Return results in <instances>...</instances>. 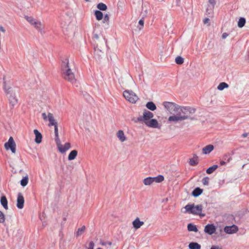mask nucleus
Segmentation results:
<instances>
[{
  "instance_id": "nucleus-1",
  "label": "nucleus",
  "mask_w": 249,
  "mask_h": 249,
  "mask_svg": "<svg viewBox=\"0 0 249 249\" xmlns=\"http://www.w3.org/2000/svg\"><path fill=\"white\" fill-rule=\"evenodd\" d=\"M61 75L62 77L68 82L73 84L76 82L74 74L72 71L69 66V60L66 59V61H63L61 66Z\"/></svg>"
},
{
  "instance_id": "nucleus-2",
  "label": "nucleus",
  "mask_w": 249,
  "mask_h": 249,
  "mask_svg": "<svg viewBox=\"0 0 249 249\" xmlns=\"http://www.w3.org/2000/svg\"><path fill=\"white\" fill-rule=\"evenodd\" d=\"M196 111V109L194 107H180L178 111V113H179V115L181 117L184 118V120L187 119H190L191 120H196V117L192 116Z\"/></svg>"
},
{
  "instance_id": "nucleus-3",
  "label": "nucleus",
  "mask_w": 249,
  "mask_h": 249,
  "mask_svg": "<svg viewBox=\"0 0 249 249\" xmlns=\"http://www.w3.org/2000/svg\"><path fill=\"white\" fill-rule=\"evenodd\" d=\"M184 208L185 209V213L195 215H198L201 217L205 216V214H202L201 213L203 206L201 204L195 206L194 204H188L185 206Z\"/></svg>"
},
{
  "instance_id": "nucleus-4",
  "label": "nucleus",
  "mask_w": 249,
  "mask_h": 249,
  "mask_svg": "<svg viewBox=\"0 0 249 249\" xmlns=\"http://www.w3.org/2000/svg\"><path fill=\"white\" fill-rule=\"evenodd\" d=\"M163 104L164 107L172 114H175L178 112L180 107L174 103L170 102H164Z\"/></svg>"
},
{
  "instance_id": "nucleus-5",
  "label": "nucleus",
  "mask_w": 249,
  "mask_h": 249,
  "mask_svg": "<svg viewBox=\"0 0 249 249\" xmlns=\"http://www.w3.org/2000/svg\"><path fill=\"white\" fill-rule=\"evenodd\" d=\"M123 95L126 100L132 103H135L138 99L136 94L131 90H125Z\"/></svg>"
},
{
  "instance_id": "nucleus-6",
  "label": "nucleus",
  "mask_w": 249,
  "mask_h": 249,
  "mask_svg": "<svg viewBox=\"0 0 249 249\" xmlns=\"http://www.w3.org/2000/svg\"><path fill=\"white\" fill-rule=\"evenodd\" d=\"M154 117V114L150 111L144 110L143 115L137 118V121L139 122H143L145 124V122H147Z\"/></svg>"
},
{
  "instance_id": "nucleus-7",
  "label": "nucleus",
  "mask_w": 249,
  "mask_h": 249,
  "mask_svg": "<svg viewBox=\"0 0 249 249\" xmlns=\"http://www.w3.org/2000/svg\"><path fill=\"white\" fill-rule=\"evenodd\" d=\"M16 143L12 137H10L8 141L4 144L5 149L6 150L10 149L13 153L16 152Z\"/></svg>"
},
{
  "instance_id": "nucleus-8",
  "label": "nucleus",
  "mask_w": 249,
  "mask_h": 249,
  "mask_svg": "<svg viewBox=\"0 0 249 249\" xmlns=\"http://www.w3.org/2000/svg\"><path fill=\"white\" fill-rule=\"evenodd\" d=\"M56 145L58 147L59 151L62 153H65L66 151L71 148V144L69 142L66 143L64 145L61 144L60 140L59 142H56Z\"/></svg>"
},
{
  "instance_id": "nucleus-9",
  "label": "nucleus",
  "mask_w": 249,
  "mask_h": 249,
  "mask_svg": "<svg viewBox=\"0 0 249 249\" xmlns=\"http://www.w3.org/2000/svg\"><path fill=\"white\" fill-rule=\"evenodd\" d=\"M147 126L151 128H160L161 125L159 124L158 121L155 119L152 118L145 124Z\"/></svg>"
},
{
  "instance_id": "nucleus-10",
  "label": "nucleus",
  "mask_w": 249,
  "mask_h": 249,
  "mask_svg": "<svg viewBox=\"0 0 249 249\" xmlns=\"http://www.w3.org/2000/svg\"><path fill=\"white\" fill-rule=\"evenodd\" d=\"M238 231V227L235 225L225 226L224 228V231L227 234H233L236 233Z\"/></svg>"
},
{
  "instance_id": "nucleus-11",
  "label": "nucleus",
  "mask_w": 249,
  "mask_h": 249,
  "mask_svg": "<svg viewBox=\"0 0 249 249\" xmlns=\"http://www.w3.org/2000/svg\"><path fill=\"white\" fill-rule=\"evenodd\" d=\"M175 114L176 115L174 114V115L170 116L168 118V121L170 122H178L184 120V118L181 117V116L179 115V113H178V112H176Z\"/></svg>"
},
{
  "instance_id": "nucleus-12",
  "label": "nucleus",
  "mask_w": 249,
  "mask_h": 249,
  "mask_svg": "<svg viewBox=\"0 0 249 249\" xmlns=\"http://www.w3.org/2000/svg\"><path fill=\"white\" fill-rule=\"evenodd\" d=\"M24 198L21 193H18L17 197V207L19 209H21L24 207Z\"/></svg>"
},
{
  "instance_id": "nucleus-13",
  "label": "nucleus",
  "mask_w": 249,
  "mask_h": 249,
  "mask_svg": "<svg viewBox=\"0 0 249 249\" xmlns=\"http://www.w3.org/2000/svg\"><path fill=\"white\" fill-rule=\"evenodd\" d=\"M216 231V227L213 224H209L205 226L204 228L205 232L212 235Z\"/></svg>"
},
{
  "instance_id": "nucleus-14",
  "label": "nucleus",
  "mask_w": 249,
  "mask_h": 249,
  "mask_svg": "<svg viewBox=\"0 0 249 249\" xmlns=\"http://www.w3.org/2000/svg\"><path fill=\"white\" fill-rule=\"evenodd\" d=\"M34 133L35 135V142L38 144L41 143L42 138V134L37 129H34Z\"/></svg>"
},
{
  "instance_id": "nucleus-15",
  "label": "nucleus",
  "mask_w": 249,
  "mask_h": 249,
  "mask_svg": "<svg viewBox=\"0 0 249 249\" xmlns=\"http://www.w3.org/2000/svg\"><path fill=\"white\" fill-rule=\"evenodd\" d=\"M143 224L144 222L140 221L139 217H137L132 222L133 226L135 229H139Z\"/></svg>"
},
{
  "instance_id": "nucleus-16",
  "label": "nucleus",
  "mask_w": 249,
  "mask_h": 249,
  "mask_svg": "<svg viewBox=\"0 0 249 249\" xmlns=\"http://www.w3.org/2000/svg\"><path fill=\"white\" fill-rule=\"evenodd\" d=\"M213 148L214 147L213 145H208L203 148L202 152L204 154H208L213 150Z\"/></svg>"
},
{
  "instance_id": "nucleus-17",
  "label": "nucleus",
  "mask_w": 249,
  "mask_h": 249,
  "mask_svg": "<svg viewBox=\"0 0 249 249\" xmlns=\"http://www.w3.org/2000/svg\"><path fill=\"white\" fill-rule=\"evenodd\" d=\"M203 193V189L199 187H196L192 192V195L195 197H198Z\"/></svg>"
},
{
  "instance_id": "nucleus-18",
  "label": "nucleus",
  "mask_w": 249,
  "mask_h": 249,
  "mask_svg": "<svg viewBox=\"0 0 249 249\" xmlns=\"http://www.w3.org/2000/svg\"><path fill=\"white\" fill-rule=\"evenodd\" d=\"M0 204L3 206V207L5 209L7 210L8 208V201L6 197L5 196H2L0 197Z\"/></svg>"
},
{
  "instance_id": "nucleus-19",
  "label": "nucleus",
  "mask_w": 249,
  "mask_h": 249,
  "mask_svg": "<svg viewBox=\"0 0 249 249\" xmlns=\"http://www.w3.org/2000/svg\"><path fill=\"white\" fill-rule=\"evenodd\" d=\"M48 119L50 122V124H49L50 126H53V125L54 126V125L57 124L56 122L55 121V120L54 119L53 114H52L51 113H48Z\"/></svg>"
},
{
  "instance_id": "nucleus-20",
  "label": "nucleus",
  "mask_w": 249,
  "mask_h": 249,
  "mask_svg": "<svg viewBox=\"0 0 249 249\" xmlns=\"http://www.w3.org/2000/svg\"><path fill=\"white\" fill-rule=\"evenodd\" d=\"M117 136L121 142H124L126 140V137L124 135V132L122 130H119L117 133Z\"/></svg>"
},
{
  "instance_id": "nucleus-21",
  "label": "nucleus",
  "mask_w": 249,
  "mask_h": 249,
  "mask_svg": "<svg viewBox=\"0 0 249 249\" xmlns=\"http://www.w3.org/2000/svg\"><path fill=\"white\" fill-rule=\"evenodd\" d=\"M3 90L5 93L6 94H10L11 92V88L9 86L6 85L5 77H3Z\"/></svg>"
},
{
  "instance_id": "nucleus-22",
  "label": "nucleus",
  "mask_w": 249,
  "mask_h": 249,
  "mask_svg": "<svg viewBox=\"0 0 249 249\" xmlns=\"http://www.w3.org/2000/svg\"><path fill=\"white\" fill-rule=\"evenodd\" d=\"M145 106L148 109L151 111H154L157 109L156 105L152 101L148 102Z\"/></svg>"
},
{
  "instance_id": "nucleus-23",
  "label": "nucleus",
  "mask_w": 249,
  "mask_h": 249,
  "mask_svg": "<svg viewBox=\"0 0 249 249\" xmlns=\"http://www.w3.org/2000/svg\"><path fill=\"white\" fill-rule=\"evenodd\" d=\"M77 151L76 150H72L68 156V160H72L75 159L77 155Z\"/></svg>"
},
{
  "instance_id": "nucleus-24",
  "label": "nucleus",
  "mask_w": 249,
  "mask_h": 249,
  "mask_svg": "<svg viewBox=\"0 0 249 249\" xmlns=\"http://www.w3.org/2000/svg\"><path fill=\"white\" fill-rule=\"evenodd\" d=\"M189 249H200L201 246L200 244L196 242H191L189 244Z\"/></svg>"
},
{
  "instance_id": "nucleus-25",
  "label": "nucleus",
  "mask_w": 249,
  "mask_h": 249,
  "mask_svg": "<svg viewBox=\"0 0 249 249\" xmlns=\"http://www.w3.org/2000/svg\"><path fill=\"white\" fill-rule=\"evenodd\" d=\"M35 27L39 32L41 34L44 33V31L42 29V25L40 22L36 21V23L34 24Z\"/></svg>"
},
{
  "instance_id": "nucleus-26",
  "label": "nucleus",
  "mask_w": 249,
  "mask_h": 249,
  "mask_svg": "<svg viewBox=\"0 0 249 249\" xmlns=\"http://www.w3.org/2000/svg\"><path fill=\"white\" fill-rule=\"evenodd\" d=\"M187 229L189 231L197 232L198 231L196 226L192 223H189L188 224Z\"/></svg>"
},
{
  "instance_id": "nucleus-27",
  "label": "nucleus",
  "mask_w": 249,
  "mask_h": 249,
  "mask_svg": "<svg viewBox=\"0 0 249 249\" xmlns=\"http://www.w3.org/2000/svg\"><path fill=\"white\" fill-rule=\"evenodd\" d=\"M153 182H154L153 177H147L143 180V183L145 185H150Z\"/></svg>"
},
{
  "instance_id": "nucleus-28",
  "label": "nucleus",
  "mask_w": 249,
  "mask_h": 249,
  "mask_svg": "<svg viewBox=\"0 0 249 249\" xmlns=\"http://www.w3.org/2000/svg\"><path fill=\"white\" fill-rule=\"evenodd\" d=\"M94 15L97 20H101L103 18V14L100 10H95Z\"/></svg>"
},
{
  "instance_id": "nucleus-29",
  "label": "nucleus",
  "mask_w": 249,
  "mask_h": 249,
  "mask_svg": "<svg viewBox=\"0 0 249 249\" xmlns=\"http://www.w3.org/2000/svg\"><path fill=\"white\" fill-rule=\"evenodd\" d=\"M245 23H246L245 18H244L243 17H241V18H240L239 19L238 21V23H237L238 27L239 28H242L245 26Z\"/></svg>"
},
{
  "instance_id": "nucleus-30",
  "label": "nucleus",
  "mask_w": 249,
  "mask_h": 249,
  "mask_svg": "<svg viewBox=\"0 0 249 249\" xmlns=\"http://www.w3.org/2000/svg\"><path fill=\"white\" fill-rule=\"evenodd\" d=\"M218 168L217 165H213L210 167H209L206 170V173L208 174H211L213 173L217 168Z\"/></svg>"
},
{
  "instance_id": "nucleus-31",
  "label": "nucleus",
  "mask_w": 249,
  "mask_h": 249,
  "mask_svg": "<svg viewBox=\"0 0 249 249\" xmlns=\"http://www.w3.org/2000/svg\"><path fill=\"white\" fill-rule=\"evenodd\" d=\"M154 181L157 183H160L164 180V178L163 176L159 175L156 177H153Z\"/></svg>"
},
{
  "instance_id": "nucleus-32",
  "label": "nucleus",
  "mask_w": 249,
  "mask_h": 249,
  "mask_svg": "<svg viewBox=\"0 0 249 249\" xmlns=\"http://www.w3.org/2000/svg\"><path fill=\"white\" fill-rule=\"evenodd\" d=\"M85 230L86 227L85 226H83L81 228L78 229L77 231L75 233L76 236H80L85 231Z\"/></svg>"
},
{
  "instance_id": "nucleus-33",
  "label": "nucleus",
  "mask_w": 249,
  "mask_h": 249,
  "mask_svg": "<svg viewBox=\"0 0 249 249\" xmlns=\"http://www.w3.org/2000/svg\"><path fill=\"white\" fill-rule=\"evenodd\" d=\"M54 135H55L54 140H55V142L57 141L59 142L60 139L59 138V135H58V129L57 124L54 125Z\"/></svg>"
},
{
  "instance_id": "nucleus-34",
  "label": "nucleus",
  "mask_w": 249,
  "mask_h": 249,
  "mask_svg": "<svg viewBox=\"0 0 249 249\" xmlns=\"http://www.w3.org/2000/svg\"><path fill=\"white\" fill-rule=\"evenodd\" d=\"M28 183V177L27 176L24 177L20 180V185L25 187Z\"/></svg>"
},
{
  "instance_id": "nucleus-35",
  "label": "nucleus",
  "mask_w": 249,
  "mask_h": 249,
  "mask_svg": "<svg viewBox=\"0 0 249 249\" xmlns=\"http://www.w3.org/2000/svg\"><path fill=\"white\" fill-rule=\"evenodd\" d=\"M229 87L228 84L225 82L220 83L217 87V89L219 90H222L225 88H227Z\"/></svg>"
},
{
  "instance_id": "nucleus-36",
  "label": "nucleus",
  "mask_w": 249,
  "mask_h": 249,
  "mask_svg": "<svg viewBox=\"0 0 249 249\" xmlns=\"http://www.w3.org/2000/svg\"><path fill=\"white\" fill-rule=\"evenodd\" d=\"M97 7L100 10L102 11H105L107 9V6L102 2L98 3L97 5Z\"/></svg>"
},
{
  "instance_id": "nucleus-37",
  "label": "nucleus",
  "mask_w": 249,
  "mask_h": 249,
  "mask_svg": "<svg viewBox=\"0 0 249 249\" xmlns=\"http://www.w3.org/2000/svg\"><path fill=\"white\" fill-rule=\"evenodd\" d=\"M25 18L32 25H34L36 23L35 19L32 17H28L27 16H25Z\"/></svg>"
},
{
  "instance_id": "nucleus-38",
  "label": "nucleus",
  "mask_w": 249,
  "mask_h": 249,
  "mask_svg": "<svg viewBox=\"0 0 249 249\" xmlns=\"http://www.w3.org/2000/svg\"><path fill=\"white\" fill-rule=\"evenodd\" d=\"M175 62L177 64L181 65L184 62V59L180 56H178L175 59Z\"/></svg>"
},
{
  "instance_id": "nucleus-39",
  "label": "nucleus",
  "mask_w": 249,
  "mask_h": 249,
  "mask_svg": "<svg viewBox=\"0 0 249 249\" xmlns=\"http://www.w3.org/2000/svg\"><path fill=\"white\" fill-rule=\"evenodd\" d=\"M189 164L191 166H196L198 164L197 160L194 159V158H192L190 159Z\"/></svg>"
},
{
  "instance_id": "nucleus-40",
  "label": "nucleus",
  "mask_w": 249,
  "mask_h": 249,
  "mask_svg": "<svg viewBox=\"0 0 249 249\" xmlns=\"http://www.w3.org/2000/svg\"><path fill=\"white\" fill-rule=\"evenodd\" d=\"M209 178L208 177H206L203 178L202 182L204 185H208L209 184Z\"/></svg>"
},
{
  "instance_id": "nucleus-41",
  "label": "nucleus",
  "mask_w": 249,
  "mask_h": 249,
  "mask_svg": "<svg viewBox=\"0 0 249 249\" xmlns=\"http://www.w3.org/2000/svg\"><path fill=\"white\" fill-rule=\"evenodd\" d=\"M5 215L4 213L0 211V223H3L5 221Z\"/></svg>"
},
{
  "instance_id": "nucleus-42",
  "label": "nucleus",
  "mask_w": 249,
  "mask_h": 249,
  "mask_svg": "<svg viewBox=\"0 0 249 249\" xmlns=\"http://www.w3.org/2000/svg\"><path fill=\"white\" fill-rule=\"evenodd\" d=\"M224 160H227V162H229L230 160L231 159V156H230L229 155H225L224 156Z\"/></svg>"
},
{
  "instance_id": "nucleus-43",
  "label": "nucleus",
  "mask_w": 249,
  "mask_h": 249,
  "mask_svg": "<svg viewBox=\"0 0 249 249\" xmlns=\"http://www.w3.org/2000/svg\"><path fill=\"white\" fill-rule=\"evenodd\" d=\"M109 16L107 14L105 15L104 17L103 22L105 23L109 21Z\"/></svg>"
},
{
  "instance_id": "nucleus-44",
  "label": "nucleus",
  "mask_w": 249,
  "mask_h": 249,
  "mask_svg": "<svg viewBox=\"0 0 249 249\" xmlns=\"http://www.w3.org/2000/svg\"><path fill=\"white\" fill-rule=\"evenodd\" d=\"M94 246V243L93 241H90L89 244V247L88 249H93Z\"/></svg>"
},
{
  "instance_id": "nucleus-45",
  "label": "nucleus",
  "mask_w": 249,
  "mask_h": 249,
  "mask_svg": "<svg viewBox=\"0 0 249 249\" xmlns=\"http://www.w3.org/2000/svg\"><path fill=\"white\" fill-rule=\"evenodd\" d=\"M139 24L140 25H141L142 27H143V25H144V20L143 19H141L139 21Z\"/></svg>"
},
{
  "instance_id": "nucleus-46",
  "label": "nucleus",
  "mask_w": 249,
  "mask_h": 249,
  "mask_svg": "<svg viewBox=\"0 0 249 249\" xmlns=\"http://www.w3.org/2000/svg\"><path fill=\"white\" fill-rule=\"evenodd\" d=\"M42 116L43 119L44 120H47V119L48 118V116L46 115V114L45 113H43L42 114Z\"/></svg>"
},
{
  "instance_id": "nucleus-47",
  "label": "nucleus",
  "mask_w": 249,
  "mask_h": 249,
  "mask_svg": "<svg viewBox=\"0 0 249 249\" xmlns=\"http://www.w3.org/2000/svg\"><path fill=\"white\" fill-rule=\"evenodd\" d=\"M228 36V34L226 33H224L222 35V38L225 39Z\"/></svg>"
},
{
  "instance_id": "nucleus-48",
  "label": "nucleus",
  "mask_w": 249,
  "mask_h": 249,
  "mask_svg": "<svg viewBox=\"0 0 249 249\" xmlns=\"http://www.w3.org/2000/svg\"><path fill=\"white\" fill-rule=\"evenodd\" d=\"M210 249H222L217 246H212Z\"/></svg>"
},
{
  "instance_id": "nucleus-49",
  "label": "nucleus",
  "mask_w": 249,
  "mask_h": 249,
  "mask_svg": "<svg viewBox=\"0 0 249 249\" xmlns=\"http://www.w3.org/2000/svg\"><path fill=\"white\" fill-rule=\"evenodd\" d=\"M210 4L214 5L215 4V0H209Z\"/></svg>"
},
{
  "instance_id": "nucleus-50",
  "label": "nucleus",
  "mask_w": 249,
  "mask_h": 249,
  "mask_svg": "<svg viewBox=\"0 0 249 249\" xmlns=\"http://www.w3.org/2000/svg\"><path fill=\"white\" fill-rule=\"evenodd\" d=\"M210 20L209 18H205L203 20V23L204 24H206L208 22V21Z\"/></svg>"
},
{
  "instance_id": "nucleus-51",
  "label": "nucleus",
  "mask_w": 249,
  "mask_h": 249,
  "mask_svg": "<svg viewBox=\"0 0 249 249\" xmlns=\"http://www.w3.org/2000/svg\"><path fill=\"white\" fill-rule=\"evenodd\" d=\"M13 100H14V101H13V105H14V104H15L16 103H17L18 102V100L15 98L14 97Z\"/></svg>"
},
{
  "instance_id": "nucleus-52",
  "label": "nucleus",
  "mask_w": 249,
  "mask_h": 249,
  "mask_svg": "<svg viewBox=\"0 0 249 249\" xmlns=\"http://www.w3.org/2000/svg\"><path fill=\"white\" fill-rule=\"evenodd\" d=\"M193 158H194V159L196 160H197L198 159V156L196 155V154H194L193 155Z\"/></svg>"
},
{
  "instance_id": "nucleus-53",
  "label": "nucleus",
  "mask_w": 249,
  "mask_h": 249,
  "mask_svg": "<svg viewBox=\"0 0 249 249\" xmlns=\"http://www.w3.org/2000/svg\"><path fill=\"white\" fill-rule=\"evenodd\" d=\"M226 162L225 161H221L220 162V164L221 165H224L226 164Z\"/></svg>"
},
{
  "instance_id": "nucleus-54",
  "label": "nucleus",
  "mask_w": 249,
  "mask_h": 249,
  "mask_svg": "<svg viewBox=\"0 0 249 249\" xmlns=\"http://www.w3.org/2000/svg\"><path fill=\"white\" fill-rule=\"evenodd\" d=\"M0 30L2 32H5V30L4 29L3 27L0 26Z\"/></svg>"
},
{
  "instance_id": "nucleus-55",
  "label": "nucleus",
  "mask_w": 249,
  "mask_h": 249,
  "mask_svg": "<svg viewBox=\"0 0 249 249\" xmlns=\"http://www.w3.org/2000/svg\"><path fill=\"white\" fill-rule=\"evenodd\" d=\"M247 136H248V134H247V133H243V134L242 135V136L243 138H245V137H246Z\"/></svg>"
},
{
  "instance_id": "nucleus-56",
  "label": "nucleus",
  "mask_w": 249,
  "mask_h": 249,
  "mask_svg": "<svg viewBox=\"0 0 249 249\" xmlns=\"http://www.w3.org/2000/svg\"><path fill=\"white\" fill-rule=\"evenodd\" d=\"M94 37L96 39H98L99 38L98 35L97 34H94Z\"/></svg>"
},
{
  "instance_id": "nucleus-57",
  "label": "nucleus",
  "mask_w": 249,
  "mask_h": 249,
  "mask_svg": "<svg viewBox=\"0 0 249 249\" xmlns=\"http://www.w3.org/2000/svg\"><path fill=\"white\" fill-rule=\"evenodd\" d=\"M98 52H101V51L100 50H99V49L97 50V49H95V52L97 53Z\"/></svg>"
},
{
  "instance_id": "nucleus-58",
  "label": "nucleus",
  "mask_w": 249,
  "mask_h": 249,
  "mask_svg": "<svg viewBox=\"0 0 249 249\" xmlns=\"http://www.w3.org/2000/svg\"><path fill=\"white\" fill-rule=\"evenodd\" d=\"M108 245L111 246L112 245V242H108L107 243Z\"/></svg>"
},
{
  "instance_id": "nucleus-59",
  "label": "nucleus",
  "mask_w": 249,
  "mask_h": 249,
  "mask_svg": "<svg viewBox=\"0 0 249 249\" xmlns=\"http://www.w3.org/2000/svg\"><path fill=\"white\" fill-rule=\"evenodd\" d=\"M95 57H96V58H98V59H100V56L99 55H98L97 57H96V55H95Z\"/></svg>"
},
{
  "instance_id": "nucleus-60",
  "label": "nucleus",
  "mask_w": 249,
  "mask_h": 249,
  "mask_svg": "<svg viewBox=\"0 0 249 249\" xmlns=\"http://www.w3.org/2000/svg\"><path fill=\"white\" fill-rule=\"evenodd\" d=\"M107 244V243H102V245H105Z\"/></svg>"
},
{
  "instance_id": "nucleus-61",
  "label": "nucleus",
  "mask_w": 249,
  "mask_h": 249,
  "mask_svg": "<svg viewBox=\"0 0 249 249\" xmlns=\"http://www.w3.org/2000/svg\"><path fill=\"white\" fill-rule=\"evenodd\" d=\"M97 249H102V248H97Z\"/></svg>"
},
{
  "instance_id": "nucleus-62",
  "label": "nucleus",
  "mask_w": 249,
  "mask_h": 249,
  "mask_svg": "<svg viewBox=\"0 0 249 249\" xmlns=\"http://www.w3.org/2000/svg\"><path fill=\"white\" fill-rule=\"evenodd\" d=\"M85 0V1H89V0Z\"/></svg>"
}]
</instances>
